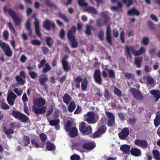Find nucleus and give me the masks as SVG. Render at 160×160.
I'll use <instances>...</instances> for the list:
<instances>
[{"label":"nucleus","instance_id":"f257e3e1","mask_svg":"<svg viewBox=\"0 0 160 160\" xmlns=\"http://www.w3.org/2000/svg\"><path fill=\"white\" fill-rule=\"evenodd\" d=\"M76 28L75 26L72 27L69 30L67 33V37L71 42L72 48H76L78 46V43L76 41L74 35L76 34Z\"/></svg>","mask_w":160,"mask_h":160},{"label":"nucleus","instance_id":"f03ea898","mask_svg":"<svg viewBox=\"0 0 160 160\" xmlns=\"http://www.w3.org/2000/svg\"><path fill=\"white\" fill-rule=\"evenodd\" d=\"M73 82L75 83V87L76 88L78 89L80 87V83L81 82V88L82 91L86 90L88 87V81L86 78H84L82 80V78L81 76H77L73 78Z\"/></svg>","mask_w":160,"mask_h":160},{"label":"nucleus","instance_id":"7ed1b4c3","mask_svg":"<svg viewBox=\"0 0 160 160\" xmlns=\"http://www.w3.org/2000/svg\"><path fill=\"white\" fill-rule=\"evenodd\" d=\"M125 48L130 58L132 57L131 52L134 56H138L144 52L146 50L145 48L143 47H141L140 49L137 51H136L133 47L132 46L129 47L127 46Z\"/></svg>","mask_w":160,"mask_h":160},{"label":"nucleus","instance_id":"20e7f679","mask_svg":"<svg viewBox=\"0 0 160 160\" xmlns=\"http://www.w3.org/2000/svg\"><path fill=\"white\" fill-rule=\"evenodd\" d=\"M3 10L4 13L8 12L10 16L13 18L16 25H19L20 24L21 20L18 17L15 12L10 8L7 9V6H5L3 8Z\"/></svg>","mask_w":160,"mask_h":160},{"label":"nucleus","instance_id":"39448f33","mask_svg":"<svg viewBox=\"0 0 160 160\" xmlns=\"http://www.w3.org/2000/svg\"><path fill=\"white\" fill-rule=\"evenodd\" d=\"M79 129L80 132L84 135H88L90 134L92 131L91 127L89 125L87 127L85 123L84 122L80 123L79 125Z\"/></svg>","mask_w":160,"mask_h":160},{"label":"nucleus","instance_id":"423d86ee","mask_svg":"<svg viewBox=\"0 0 160 160\" xmlns=\"http://www.w3.org/2000/svg\"><path fill=\"white\" fill-rule=\"evenodd\" d=\"M0 47L7 57H11L12 56V52L9 45L0 40Z\"/></svg>","mask_w":160,"mask_h":160},{"label":"nucleus","instance_id":"0eeeda50","mask_svg":"<svg viewBox=\"0 0 160 160\" xmlns=\"http://www.w3.org/2000/svg\"><path fill=\"white\" fill-rule=\"evenodd\" d=\"M12 116L17 119H19L22 122H25L28 119L25 114L18 111H13L12 112Z\"/></svg>","mask_w":160,"mask_h":160},{"label":"nucleus","instance_id":"6e6552de","mask_svg":"<svg viewBox=\"0 0 160 160\" xmlns=\"http://www.w3.org/2000/svg\"><path fill=\"white\" fill-rule=\"evenodd\" d=\"M102 74L104 78H106L109 77L110 78L113 79L115 77V73L112 69L105 68L102 70Z\"/></svg>","mask_w":160,"mask_h":160},{"label":"nucleus","instance_id":"1a4fd4ad","mask_svg":"<svg viewBox=\"0 0 160 160\" xmlns=\"http://www.w3.org/2000/svg\"><path fill=\"white\" fill-rule=\"evenodd\" d=\"M130 92L133 97L137 100H142L143 99V97L142 95L141 92L136 89L131 88L130 89Z\"/></svg>","mask_w":160,"mask_h":160},{"label":"nucleus","instance_id":"9d476101","mask_svg":"<svg viewBox=\"0 0 160 160\" xmlns=\"http://www.w3.org/2000/svg\"><path fill=\"white\" fill-rule=\"evenodd\" d=\"M93 77L95 82L98 84H101L102 79L101 76V72L99 69L94 71Z\"/></svg>","mask_w":160,"mask_h":160},{"label":"nucleus","instance_id":"9b49d317","mask_svg":"<svg viewBox=\"0 0 160 160\" xmlns=\"http://www.w3.org/2000/svg\"><path fill=\"white\" fill-rule=\"evenodd\" d=\"M134 143L136 146L139 147H141L143 149L146 148L149 146L148 142L144 139H136L134 140Z\"/></svg>","mask_w":160,"mask_h":160},{"label":"nucleus","instance_id":"f8f14e48","mask_svg":"<svg viewBox=\"0 0 160 160\" xmlns=\"http://www.w3.org/2000/svg\"><path fill=\"white\" fill-rule=\"evenodd\" d=\"M43 27L46 30L49 31L52 28L54 30L56 27L54 22H51L48 19H46L43 23Z\"/></svg>","mask_w":160,"mask_h":160},{"label":"nucleus","instance_id":"ddd939ff","mask_svg":"<svg viewBox=\"0 0 160 160\" xmlns=\"http://www.w3.org/2000/svg\"><path fill=\"white\" fill-rule=\"evenodd\" d=\"M68 57V55H65L63 57L62 59V63L63 67V69L64 71L68 72L71 69V67L69 65L66 61Z\"/></svg>","mask_w":160,"mask_h":160},{"label":"nucleus","instance_id":"4468645a","mask_svg":"<svg viewBox=\"0 0 160 160\" xmlns=\"http://www.w3.org/2000/svg\"><path fill=\"white\" fill-rule=\"evenodd\" d=\"M47 107L43 106L38 108V107L35 106H33L32 107V110L36 115L39 114H42L44 113L46 111Z\"/></svg>","mask_w":160,"mask_h":160},{"label":"nucleus","instance_id":"2eb2a0df","mask_svg":"<svg viewBox=\"0 0 160 160\" xmlns=\"http://www.w3.org/2000/svg\"><path fill=\"white\" fill-rule=\"evenodd\" d=\"M48 78L46 74H41L40 76L39 79V82L41 85L44 87L46 90H47L48 89L47 85L45 84L46 82L48 81Z\"/></svg>","mask_w":160,"mask_h":160},{"label":"nucleus","instance_id":"dca6fc26","mask_svg":"<svg viewBox=\"0 0 160 160\" xmlns=\"http://www.w3.org/2000/svg\"><path fill=\"white\" fill-rule=\"evenodd\" d=\"M17 96L13 92H11L8 95L7 101L8 103L10 105L12 106L14 104L15 100Z\"/></svg>","mask_w":160,"mask_h":160},{"label":"nucleus","instance_id":"f3484780","mask_svg":"<svg viewBox=\"0 0 160 160\" xmlns=\"http://www.w3.org/2000/svg\"><path fill=\"white\" fill-rule=\"evenodd\" d=\"M130 133V131L127 128H125L122 129L118 134L119 138L122 140H124Z\"/></svg>","mask_w":160,"mask_h":160},{"label":"nucleus","instance_id":"a211bd4d","mask_svg":"<svg viewBox=\"0 0 160 160\" xmlns=\"http://www.w3.org/2000/svg\"><path fill=\"white\" fill-rule=\"evenodd\" d=\"M33 106L38 108L44 106L46 103L45 100L42 98H36L33 100Z\"/></svg>","mask_w":160,"mask_h":160},{"label":"nucleus","instance_id":"6ab92c4d","mask_svg":"<svg viewBox=\"0 0 160 160\" xmlns=\"http://www.w3.org/2000/svg\"><path fill=\"white\" fill-rule=\"evenodd\" d=\"M96 144L94 142L88 141L83 144L82 147L86 150L91 151L94 148Z\"/></svg>","mask_w":160,"mask_h":160},{"label":"nucleus","instance_id":"aec40b11","mask_svg":"<svg viewBox=\"0 0 160 160\" xmlns=\"http://www.w3.org/2000/svg\"><path fill=\"white\" fill-rule=\"evenodd\" d=\"M107 130V127L105 125L101 126L98 130L95 131L93 135V137L94 138L98 137L101 134L104 133Z\"/></svg>","mask_w":160,"mask_h":160},{"label":"nucleus","instance_id":"412c9836","mask_svg":"<svg viewBox=\"0 0 160 160\" xmlns=\"http://www.w3.org/2000/svg\"><path fill=\"white\" fill-rule=\"evenodd\" d=\"M34 23L35 28V33L38 36L41 38L42 37V35L40 32L39 22L38 19L36 18H35Z\"/></svg>","mask_w":160,"mask_h":160},{"label":"nucleus","instance_id":"4be33fe9","mask_svg":"<svg viewBox=\"0 0 160 160\" xmlns=\"http://www.w3.org/2000/svg\"><path fill=\"white\" fill-rule=\"evenodd\" d=\"M87 118L86 119V122L89 124L94 123L95 115L93 112H89L87 113Z\"/></svg>","mask_w":160,"mask_h":160},{"label":"nucleus","instance_id":"5701e85b","mask_svg":"<svg viewBox=\"0 0 160 160\" xmlns=\"http://www.w3.org/2000/svg\"><path fill=\"white\" fill-rule=\"evenodd\" d=\"M106 34V41L110 45H112V42L110 32V26H108L107 27Z\"/></svg>","mask_w":160,"mask_h":160},{"label":"nucleus","instance_id":"b1692460","mask_svg":"<svg viewBox=\"0 0 160 160\" xmlns=\"http://www.w3.org/2000/svg\"><path fill=\"white\" fill-rule=\"evenodd\" d=\"M150 93L152 95L154 98L155 101H157L160 98V91L158 90H152Z\"/></svg>","mask_w":160,"mask_h":160},{"label":"nucleus","instance_id":"393cba45","mask_svg":"<svg viewBox=\"0 0 160 160\" xmlns=\"http://www.w3.org/2000/svg\"><path fill=\"white\" fill-rule=\"evenodd\" d=\"M78 129L75 127H72L71 130L68 132L69 136L71 138H74L77 137L78 135Z\"/></svg>","mask_w":160,"mask_h":160},{"label":"nucleus","instance_id":"a878e982","mask_svg":"<svg viewBox=\"0 0 160 160\" xmlns=\"http://www.w3.org/2000/svg\"><path fill=\"white\" fill-rule=\"evenodd\" d=\"M84 9V11H86L90 14H93L94 15H97L98 12L97 10L93 7L90 6H87Z\"/></svg>","mask_w":160,"mask_h":160},{"label":"nucleus","instance_id":"bb28decb","mask_svg":"<svg viewBox=\"0 0 160 160\" xmlns=\"http://www.w3.org/2000/svg\"><path fill=\"white\" fill-rule=\"evenodd\" d=\"M132 155L135 157H138L141 154V150L137 148H132L130 150Z\"/></svg>","mask_w":160,"mask_h":160},{"label":"nucleus","instance_id":"cd10ccee","mask_svg":"<svg viewBox=\"0 0 160 160\" xmlns=\"http://www.w3.org/2000/svg\"><path fill=\"white\" fill-rule=\"evenodd\" d=\"M39 137L41 140V142L40 143V147L43 148L45 144V142L47 139V136L45 133H42L39 135Z\"/></svg>","mask_w":160,"mask_h":160},{"label":"nucleus","instance_id":"c85d7f7f","mask_svg":"<svg viewBox=\"0 0 160 160\" xmlns=\"http://www.w3.org/2000/svg\"><path fill=\"white\" fill-rule=\"evenodd\" d=\"M60 122L59 119H55L49 121V124L51 126H55L56 130H58L60 129V126L59 123Z\"/></svg>","mask_w":160,"mask_h":160},{"label":"nucleus","instance_id":"c756f323","mask_svg":"<svg viewBox=\"0 0 160 160\" xmlns=\"http://www.w3.org/2000/svg\"><path fill=\"white\" fill-rule=\"evenodd\" d=\"M130 147L127 144L122 145L120 147V149L122 151L127 154H129Z\"/></svg>","mask_w":160,"mask_h":160},{"label":"nucleus","instance_id":"7c9ffc66","mask_svg":"<svg viewBox=\"0 0 160 160\" xmlns=\"http://www.w3.org/2000/svg\"><path fill=\"white\" fill-rule=\"evenodd\" d=\"M154 124L156 127H158L160 124V113L159 111L156 113V116L154 120Z\"/></svg>","mask_w":160,"mask_h":160},{"label":"nucleus","instance_id":"2f4dec72","mask_svg":"<svg viewBox=\"0 0 160 160\" xmlns=\"http://www.w3.org/2000/svg\"><path fill=\"white\" fill-rule=\"evenodd\" d=\"M143 60V58L142 57H138L135 58L134 63L136 67L140 68L141 67V64Z\"/></svg>","mask_w":160,"mask_h":160},{"label":"nucleus","instance_id":"473e14b6","mask_svg":"<svg viewBox=\"0 0 160 160\" xmlns=\"http://www.w3.org/2000/svg\"><path fill=\"white\" fill-rule=\"evenodd\" d=\"M128 14L130 16L136 15L138 16L140 14V12L135 8H132L128 11Z\"/></svg>","mask_w":160,"mask_h":160},{"label":"nucleus","instance_id":"72a5a7b5","mask_svg":"<svg viewBox=\"0 0 160 160\" xmlns=\"http://www.w3.org/2000/svg\"><path fill=\"white\" fill-rule=\"evenodd\" d=\"M101 15L102 17L104 18V23L105 24H107L110 20L108 14L106 12H101Z\"/></svg>","mask_w":160,"mask_h":160},{"label":"nucleus","instance_id":"f704fd0d","mask_svg":"<svg viewBox=\"0 0 160 160\" xmlns=\"http://www.w3.org/2000/svg\"><path fill=\"white\" fill-rule=\"evenodd\" d=\"M76 105L75 102L73 101H71L68 106V109L69 112H72L76 108Z\"/></svg>","mask_w":160,"mask_h":160},{"label":"nucleus","instance_id":"c9c22d12","mask_svg":"<svg viewBox=\"0 0 160 160\" xmlns=\"http://www.w3.org/2000/svg\"><path fill=\"white\" fill-rule=\"evenodd\" d=\"M63 102L68 105L71 101V97L68 94L65 93L63 97Z\"/></svg>","mask_w":160,"mask_h":160},{"label":"nucleus","instance_id":"e433bc0d","mask_svg":"<svg viewBox=\"0 0 160 160\" xmlns=\"http://www.w3.org/2000/svg\"><path fill=\"white\" fill-rule=\"evenodd\" d=\"M46 42L48 46L51 48L53 44V40L52 38L48 36L46 38Z\"/></svg>","mask_w":160,"mask_h":160},{"label":"nucleus","instance_id":"4c0bfd02","mask_svg":"<svg viewBox=\"0 0 160 160\" xmlns=\"http://www.w3.org/2000/svg\"><path fill=\"white\" fill-rule=\"evenodd\" d=\"M15 79L17 82L18 85H23L25 83V81L19 75H17L15 77Z\"/></svg>","mask_w":160,"mask_h":160},{"label":"nucleus","instance_id":"58836bf2","mask_svg":"<svg viewBox=\"0 0 160 160\" xmlns=\"http://www.w3.org/2000/svg\"><path fill=\"white\" fill-rule=\"evenodd\" d=\"M44 3L46 6L49 7L54 8H57V6L54 3L51 2L50 0H45Z\"/></svg>","mask_w":160,"mask_h":160},{"label":"nucleus","instance_id":"ea45409f","mask_svg":"<svg viewBox=\"0 0 160 160\" xmlns=\"http://www.w3.org/2000/svg\"><path fill=\"white\" fill-rule=\"evenodd\" d=\"M153 156L156 160H160V152L158 150H153L152 151Z\"/></svg>","mask_w":160,"mask_h":160},{"label":"nucleus","instance_id":"a19ab883","mask_svg":"<svg viewBox=\"0 0 160 160\" xmlns=\"http://www.w3.org/2000/svg\"><path fill=\"white\" fill-rule=\"evenodd\" d=\"M111 94H110L109 91L107 89H105L104 92V98L106 99L109 100L111 98Z\"/></svg>","mask_w":160,"mask_h":160},{"label":"nucleus","instance_id":"79ce46f5","mask_svg":"<svg viewBox=\"0 0 160 160\" xmlns=\"http://www.w3.org/2000/svg\"><path fill=\"white\" fill-rule=\"evenodd\" d=\"M58 17L63 19L66 22L68 23L69 22V20L64 14L59 12L58 14Z\"/></svg>","mask_w":160,"mask_h":160},{"label":"nucleus","instance_id":"37998d69","mask_svg":"<svg viewBox=\"0 0 160 160\" xmlns=\"http://www.w3.org/2000/svg\"><path fill=\"white\" fill-rule=\"evenodd\" d=\"M22 139L24 145L25 146H27L30 143V139L29 137L24 135L23 136Z\"/></svg>","mask_w":160,"mask_h":160},{"label":"nucleus","instance_id":"c03bdc74","mask_svg":"<svg viewBox=\"0 0 160 160\" xmlns=\"http://www.w3.org/2000/svg\"><path fill=\"white\" fill-rule=\"evenodd\" d=\"M3 130L6 135L13 134L14 132V131L13 129L10 128L7 129L6 127L3 128Z\"/></svg>","mask_w":160,"mask_h":160},{"label":"nucleus","instance_id":"a18cd8bd","mask_svg":"<svg viewBox=\"0 0 160 160\" xmlns=\"http://www.w3.org/2000/svg\"><path fill=\"white\" fill-rule=\"evenodd\" d=\"M72 124L70 121L67 122L65 126V130L66 132H68L71 129Z\"/></svg>","mask_w":160,"mask_h":160},{"label":"nucleus","instance_id":"49530a36","mask_svg":"<svg viewBox=\"0 0 160 160\" xmlns=\"http://www.w3.org/2000/svg\"><path fill=\"white\" fill-rule=\"evenodd\" d=\"M92 26L90 25H87L86 29L85 31V33L87 35H90L91 34V30L92 29Z\"/></svg>","mask_w":160,"mask_h":160},{"label":"nucleus","instance_id":"de8ad7c7","mask_svg":"<svg viewBox=\"0 0 160 160\" xmlns=\"http://www.w3.org/2000/svg\"><path fill=\"white\" fill-rule=\"evenodd\" d=\"M8 26L10 31L12 32L14 35H16L17 34V32L15 30V28L12 25V23L10 22H9L8 24Z\"/></svg>","mask_w":160,"mask_h":160},{"label":"nucleus","instance_id":"09e8293b","mask_svg":"<svg viewBox=\"0 0 160 160\" xmlns=\"http://www.w3.org/2000/svg\"><path fill=\"white\" fill-rule=\"evenodd\" d=\"M51 69V67L50 65L48 63H47L45 65V67L43 68L42 72L43 73H45L48 72Z\"/></svg>","mask_w":160,"mask_h":160},{"label":"nucleus","instance_id":"8fccbe9b","mask_svg":"<svg viewBox=\"0 0 160 160\" xmlns=\"http://www.w3.org/2000/svg\"><path fill=\"white\" fill-rule=\"evenodd\" d=\"M47 63L46 62V60L44 59H42L40 61V63L38 64V67L39 69H40L44 65L45 66Z\"/></svg>","mask_w":160,"mask_h":160},{"label":"nucleus","instance_id":"3c124183","mask_svg":"<svg viewBox=\"0 0 160 160\" xmlns=\"http://www.w3.org/2000/svg\"><path fill=\"white\" fill-rule=\"evenodd\" d=\"M0 106L2 109L6 110L9 108V107L6 103H5L3 101H1Z\"/></svg>","mask_w":160,"mask_h":160},{"label":"nucleus","instance_id":"603ef678","mask_svg":"<svg viewBox=\"0 0 160 160\" xmlns=\"http://www.w3.org/2000/svg\"><path fill=\"white\" fill-rule=\"evenodd\" d=\"M46 148L48 151H51L54 149V146L51 142H48L46 145Z\"/></svg>","mask_w":160,"mask_h":160},{"label":"nucleus","instance_id":"864d4df0","mask_svg":"<svg viewBox=\"0 0 160 160\" xmlns=\"http://www.w3.org/2000/svg\"><path fill=\"white\" fill-rule=\"evenodd\" d=\"M31 43L34 46H39L41 45V42L40 41L37 39H34L31 41Z\"/></svg>","mask_w":160,"mask_h":160},{"label":"nucleus","instance_id":"5fc2aeb1","mask_svg":"<svg viewBox=\"0 0 160 160\" xmlns=\"http://www.w3.org/2000/svg\"><path fill=\"white\" fill-rule=\"evenodd\" d=\"M147 25L148 27L151 30H155V25L153 24V22L152 21H148L147 22Z\"/></svg>","mask_w":160,"mask_h":160},{"label":"nucleus","instance_id":"6e6d98bb","mask_svg":"<svg viewBox=\"0 0 160 160\" xmlns=\"http://www.w3.org/2000/svg\"><path fill=\"white\" fill-rule=\"evenodd\" d=\"M113 92L115 94L117 95L118 97H120L122 95V92L121 91L116 87H115L114 88Z\"/></svg>","mask_w":160,"mask_h":160},{"label":"nucleus","instance_id":"4d7b16f0","mask_svg":"<svg viewBox=\"0 0 160 160\" xmlns=\"http://www.w3.org/2000/svg\"><path fill=\"white\" fill-rule=\"evenodd\" d=\"M146 79L147 82L149 84L152 85L154 84L153 79L152 77L147 76Z\"/></svg>","mask_w":160,"mask_h":160},{"label":"nucleus","instance_id":"13d9d810","mask_svg":"<svg viewBox=\"0 0 160 160\" xmlns=\"http://www.w3.org/2000/svg\"><path fill=\"white\" fill-rule=\"evenodd\" d=\"M115 118L109 119L108 120L107 125L108 127H112L115 123Z\"/></svg>","mask_w":160,"mask_h":160},{"label":"nucleus","instance_id":"bf43d9fd","mask_svg":"<svg viewBox=\"0 0 160 160\" xmlns=\"http://www.w3.org/2000/svg\"><path fill=\"white\" fill-rule=\"evenodd\" d=\"M123 3H126V6L128 7L132 5L133 3V0H122Z\"/></svg>","mask_w":160,"mask_h":160},{"label":"nucleus","instance_id":"052dcab7","mask_svg":"<svg viewBox=\"0 0 160 160\" xmlns=\"http://www.w3.org/2000/svg\"><path fill=\"white\" fill-rule=\"evenodd\" d=\"M149 40L148 37H144L142 39V43L145 46L147 45L149 42Z\"/></svg>","mask_w":160,"mask_h":160},{"label":"nucleus","instance_id":"680f3d73","mask_svg":"<svg viewBox=\"0 0 160 160\" xmlns=\"http://www.w3.org/2000/svg\"><path fill=\"white\" fill-rule=\"evenodd\" d=\"M124 34L125 32L123 31H122L120 34V40L122 43H124L125 42V39L124 37Z\"/></svg>","mask_w":160,"mask_h":160},{"label":"nucleus","instance_id":"e2e57ef3","mask_svg":"<svg viewBox=\"0 0 160 160\" xmlns=\"http://www.w3.org/2000/svg\"><path fill=\"white\" fill-rule=\"evenodd\" d=\"M124 75L127 79H133L134 78V76L132 73H126L124 74Z\"/></svg>","mask_w":160,"mask_h":160},{"label":"nucleus","instance_id":"0e129e2a","mask_svg":"<svg viewBox=\"0 0 160 160\" xmlns=\"http://www.w3.org/2000/svg\"><path fill=\"white\" fill-rule=\"evenodd\" d=\"M136 122V119L135 118L129 119L128 121V123L129 125H134Z\"/></svg>","mask_w":160,"mask_h":160},{"label":"nucleus","instance_id":"69168bd1","mask_svg":"<svg viewBox=\"0 0 160 160\" xmlns=\"http://www.w3.org/2000/svg\"><path fill=\"white\" fill-rule=\"evenodd\" d=\"M80 158L79 155L75 154H73L70 157L71 160H80Z\"/></svg>","mask_w":160,"mask_h":160},{"label":"nucleus","instance_id":"338daca9","mask_svg":"<svg viewBox=\"0 0 160 160\" xmlns=\"http://www.w3.org/2000/svg\"><path fill=\"white\" fill-rule=\"evenodd\" d=\"M96 25L98 27H101L104 25L102 20L100 19H98L96 21Z\"/></svg>","mask_w":160,"mask_h":160},{"label":"nucleus","instance_id":"774afa93","mask_svg":"<svg viewBox=\"0 0 160 160\" xmlns=\"http://www.w3.org/2000/svg\"><path fill=\"white\" fill-rule=\"evenodd\" d=\"M84 1L85 0H78V2L79 5L81 6H87L88 5V3Z\"/></svg>","mask_w":160,"mask_h":160}]
</instances>
